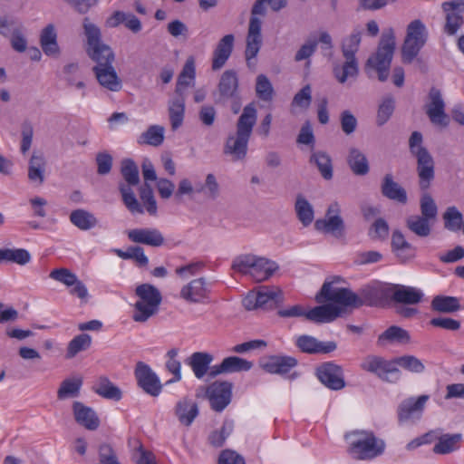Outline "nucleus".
I'll return each instance as SVG.
<instances>
[{
	"label": "nucleus",
	"instance_id": "obj_33",
	"mask_svg": "<svg viewBox=\"0 0 464 464\" xmlns=\"http://www.w3.org/2000/svg\"><path fill=\"white\" fill-rule=\"evenodd\" d=\"M238 79L237 73L233 70H227L220 77L218 83V92L220 100L225 101L234 98L237 94Z\"/></svg>",
	"mask_w": 464,
	"mask_h": 464
},
{
	"label": "nucleus",
	"instance_id": "obj_4",
	"mask_svg": "<svg viewBox=\"0 0 464 464\" xmlns=\"http://www.w3.org/2000/svg\"><path fill=\"white\" fill-rule=\"evenodd\" d=\"M231 268L244 276H250L256 282L269 279L278 270V265L266 257L253 254H243L236 256Z\"/></svg>",
	"mask_w": 464,
	"mask_h": 464
},
{
	"label": "nucleus",
	"instance_id": "obj_22",
	"mask_svg": "<svg viewBox=\"0 0 464 464\" xmlns=\"http://www.w3.org/2000/svg\"><path fill=\"white\" fill-rule=\"evenodd\" d=\"M295 344L301 352L310 354L329 353L337 348L335 342H320L316 338L307 334L298 336Z\"/></svg>",
	"mask_w": 464,
	"mask_h": 464
},
{
	"label": "nucleus",
	"instance_id": "obj_46",
	"mask_svg": "<svg viewBox=\"0 0 464 464\" xmlns=\"http://www.w3.org/2000/svg\"><path fill=\"white\" fill-rule=\"evenodd\" d=\"M164 140V128L160 125H151L146 131L141 133L137 141L140 145H150L158 147Z\"/></svg>",
	"mask_w": 464,
	"mask_h": 464
},
{
	"label": "nucleus",
	"instance_id": "obj_34",
	"mask_svg": "<svg viewBox=\"0 0 464 464\" xmlns=\"http://www.w3.org/2000/svg\"><path fill=\"white\" fill-rule=\"evenodd\" d=\"M362 305L377 306L379 301L375 285H367L360 290L359 295L352 291L350 307L359 308Z\"/></svg>",
	"mask_w": 464,
	"mask_h": 464
},
{
	"label": "nucleus",
	"instance_id": "obj_11",
	"mask_svg": "<svg viewBox=\"0 0 464 464\" xmlns=\"http://www.w3.org/2000/svg\"><path fill=\"white\" fill-rule=\"evenodd\" d=\"M361 368L390 383H396L401 379V371L395 365L394 361H387L381 356H366L361 363Z\"/></svg>",
	"mask_w": 464,
	"mask_h": 464
},
{
	"label": "nucleus",
	"instance_id": "obj_23",
	"mask_svg": "<svg viewBox=\"0 0 464 464\" xmlns=\"http://www.w3.org/2000/svg\"><path fill=\"white\" fill-rule=\"evenodd\" d=\"M72 413L75 421L89 430H96L100 426V419L95 411L81 401H73Z\"/></svg>",
	"mask_w": 464,
	"mask_h": 464
},
{
	"label": "nucleus",
	"instance_id": "obj_50",
	"mask_svg": "<svg viewBox=\"0 0 464 464\" xmlns=\"http://www.w3.org/2000/svg\"><path fill=\"white\" fill-rule=\"evenodd\" d=\"M196 79L195 58L189 56L178 77L177 84L180 88L192 87Z\"/></svg>",
	"mask_w": 464,
	"mask_h": 464
},
{
	"label": "nucleus",
	"instance_id": "obj_6",
	"mask_svg": "<svg viewBox=\"0 0 464 464\" xmlns=\"http://www.w3.org/2000/svg\"><path fill=\"white\" fill-rule=\"evenodd\" d=\"M135 295L140 300L134 304L135 312L132 318L135 322H146L158 312L162 301L161 294L156 286L145 283L136 287Z\"/></svg>",
	"mask_w": 464,
	"mask_h": 464
},
{
	"label": "nucleus",
	"instance_id": "obj_35",
	"mask_svg": "<svg viewBox=\"0 0 464 464\" xmlns=\"http://www.w3.org/2000/svg\"><path fill=\"white\" fill-rule=\"evenodd\" d=\"M40 44L44 53L48 56H56L60 53L57 43V34L53 24H47L41 33Z\"/></svg>",
	"mask_w": 464,
	"mask_h": 464
},
{
	"label": "nucleus",
	"instance_id": "obj_25",
	"mask_svg": "<svg viewBox=\"0 0 464 464\" xmlns=\"http://www.w3.org/2000/svg\"><path fill=\"white\" fill-rule=\"evenodd\" d=\"M343 309L333 304L315 306L305 314V318L317 323H330L341 316Z\"/></svg>",
	"mask_w": 464,
	"mask_h": 464
},
{
	"label": "nucleus",
	"instance_id": "obj_48",
	"mask_svg": "<svg viewBox=\"0 0 464 464\" xmlns=\"http://www.w3.org/2000/svg\"><path fill=\"white\" fill-rule=\"evenodd\" d=\"M114 252L119 257L122 259L134 260L137 266L140 267H145L149 264V259L144 254V250L141 246H129L126 250L115 249Z\"/></svg>",
	"mask_w": 464,
	"mask_h": 464
},
{
	"label": "nucleus",
	"instance_id": "obj_30",
	"mask_svg": "<svg viewBox=\"0 0 464 464\" xmlns=\"http://www.w3.org/2000/svg\"><path fill=\"white\" fill-rule=\"evenodd\" d=\"M433 432L432 441L434 440H438L432 450L435 454L446 455L459 449L462 439V435L460 433H447L438 436L437 431Z\"/></svg>",
	"mask_w": 464,
	"mask_h": 464
},
{
	"label": "nucleus",
	"instance_id": "obj_53",
	"mask_svg": "<svg viewBox=\"0 0 464 464\" xmlns=\"http://www.w3.org/2000/svg\"><path fill=\"white\" fill-rule=\"evenodd\" d=\"M121 173L126 185L131 187L140 183L139 169L131 159H125L121 161Z\"/></svg>",
	"mask_w": 464,
	"mask_h": 464
},
{
	"label": "nucleus",
	"instance_id": "obj_10",
	"mask_svg": "<svg viewBox=\"0 0 464 464\" xmlns=\"http://www.w3.org/2000/svg\"><path fill=\"white\" fill-rule=\"evenodd\" d=\"M356 439L351 443L350 453L357 459H371L384 450V442L372 432L357 430L353 433Z\"/></svg>",
	"mask_w": 464,
	"mask_h": 464
},
{
	"label": "nucleus",
	"instance_id": "obj_32",
	"mask_svg": "<svg viewBox=\"0 0 464 464\" xmlns=\"http://www.w3.org/2000/svg\"><path fill=\"white\" fill-rule=\"evenodd\" d=\"M214 357L212 354L205 352H196L189 357V365L193 371L194 375L198 379H202L208 372L212 366Z\"/></svg>",
	"mask_w": 464,
	"mask_h": 464
},
{
	"label": "nucleus",
	"instance_id": "obj_12",
	"mask_svg": "<svg viewBox=\"0 0 464 464\" xmlns=\"http://www.w3.org/2000/svg\"><path fill=\"white\" fill-rule=\"evenodd\" d=\"M340 207L337 203L329 206L325 218L317 219L314 223L316 230L331 234L334 237H343L344 236L345 226L343 219L340 216Z\"/></svg>",
	"mask_w": 464,
	"mask_h": 464
},
{
	"label": "nucleus",
	"instance_id": "obj_2",
	"mask_svg": "<svg viewBox=\"0 0 464 464\" xmlns=\"http://www.w3.org/2000/svg\"><path fill=\"white\" fill-rule=\"evenodd\" d=\"M362 39V29L356 27L351 34L342 41L341 51L344 62L342 64L334 65L333 72L340 83H344L348 78H356L359 73V63L355 56Z\"/></svg>",
	"mask_w": 464,
	"mask_h": 464
},
{
	"label": "nucleus",
	"instance_id": "obj_47",
	"mask_svg": "<svg viewBox=\"0 0 464 464\" xmlns=\"http://www.w3.org/2000/svg\"><path fill=\"white\" fill-rule=\"evenodd\" d=\"M31 260L30 253L24 248H0V262L8 261L24 266Z\"/></svg>",
	"mask_w": 464,
	"mask_h": 464
},
{
	"label": "nucleus",
	"instance_id": "obj_28",
	"mask_svg": "<svg viewBox=\"0 0 464 464\" xmlns=\"http://www.w3.org/2000/svg\"><path fill=\"white\" fill-rule=\"evenodd\" d=\"M128 237L134 243L144 244L151 246H160L164 243L162 235L157 229H131L128 232Z\"/></svg>",
	"mask_w": 464,
	"mask_h": 464
},
{
	"label": "nucleus",
	"instance_id": "obj_56",
	"mask_svg": "<svg viewBox=\"0 0 464 464\" xmlns=\"http://www.w3.org/2000/svg\"><path fill=\"white\" fill-rule=\"evenodd\" d=\"M119 190L121 194L124 205L131 213H143V209L130 186L125 183H120Z\"/></svg>",
	"mask_w": 464,
	"mask_h": 464
},
{
	"label": "nucleus",
	"instance_id": "obj_52",
	"mask_svg": "<svg viewBox=\"0 0 464 464\" xmlns=\"http://www.w3.org/2000/svg\"><path fill=\"white\" fill-rule=\"evenodd\" d=\"M295 212L301 223L307 227L313 222L314 209L312 205L303 196L298 195L295 201Z\"/></svg>",
	"mask_w": 464,
	"mask_h": 464
},
{
	"label": "nucleus",
	"instance_id": "obj_19",
	"mask_svg": "<svg viewBox=\"0 0 464 464\" xmlns=\"http://www.w3.org/2000/svg\"><path fill=\"white\" fill-rule=\"evenodd\" d=\"M430 102L426 106V113L430 121L437 126L447 127L450 118L445 113V103L440 90L431 88L429 93Z\"/></svg>",
	"mask_w": 464,
	"mask_h": 464
},
{
	"label": "nucleus",
	"instance_id": "obj_55",
	"mask_svg": "<svg viewBox=\"0 0 464 464\" xmlns=\"http://www.w3.org/2000/svg\"><path fill=\"white\" fill-rule=\"evenodd\" d=\"M420 217L427 218L433 224H435L438 217V207L432 198V197L424 193L420 201Z\"/></svg>",
	"mask_w": 464,
	"mask_h": 464
},
{
	"label": "nucleus",
	"instance_id": "obj_39",
	"mask_svg": "<svg viewBox=\"0 0 464 464\" xmlns=\"http://www.w3.org/2000/svg\"><path fill=\"white\" fill-rule=\"evenodd\" d=\"M83 381L82 377H73L64 379L57 390V399L64 401L71 398H76L80 395Z\"/></svg>",
	"mask_w": 464,
	"mask_h": 464
},
{
	"label": "nucleus",
	"instance_id": "obj_1",
	"mask_svg": "<svg viewBox=\"0 0 464 464\" xmlns=\"http://www.w3.org/2000/svg\"><path fill=\"white\" fill-rule=\"evenodd\" d=\"M256 118L257 112L254 103L247 104L237 121L236 132L228 135L224 145V154L230 156L232 160L246 159Z\"/></svg>",
	"mask_w": 464,
	"mask_h": 464
},
{
	"label": "nucleus",
	"instance_id": "obj_14",
	"mask_svg": "<svg viewBox=\"0 0 464 464\" xmlns=\"http://www.w3.org/2000/svg\"><path fill=\"white\" fill-rule=\"evenodd\" d=\"M211 283L205 277L191 280L180 289L179 295L189 304H202L208 299L211 292Z\"/></svg>",
	"mask_w": 464,
	"mask_h": 464
},
{
	"label": "nucleus",
	"instance_id": "obj_36",
	"mask_svg": "<svg viewBox=\"0 0 464 464\" xmlns=\"http://www.w3.org/2000/svg\"><path fill=\"white\" fill-rule=\"evenodd\" d=\"M382 193L389 199L405 204L407 202V193L405 189L393 180L392 174H386L382 183Z\"/></svg>",
	"mask_w": 464,
	"mask_h": 464
},
{
	"label": "nucleus",
	"instance_id": "obj_7",
	"mask_svg": "<svg viewBox=\"0 0 464 464\" xmlns=\"http://www.w3.org/2000/svg\"><path fill=\"white\" fill-rule=\"evenodd\" d=\"M427 39L428 30L425 24L420 19L411 21L407 25L406 36L402 45L403 62L411 63L425 45Z\"/></svg>",
	"mask_w": 464,
	"mask_h": 464
},
{
	"label": "nucleus",
	"instance_id": "obj_62",
	"mask_svg": "<svg viewBox=\"0 0 464 464\" xmlns=\"http://www.w3.org/2000/svg\"><path fill=\"white\" fill-rule=\"evenodd\" d=\"M140 197L146 205V209L150 215L157 211V204L153 196V190L150 184L144 183L140 188Z\"/></svg>",
	"mask_w": 464,
	"mask_h": 464
},
{
	"label": "nucleus",
	"instance_id": "obj_15",
	"mask_svg": "<svg viewBox=\"0 0 464 464\" xmlns=\"http://www.w3.org/2000/svg\"><path fill=\"white\" fill-rule=\"evenodd\" d=\"M138 385L151 396H158L162 389V385L157 374L151 368L143 362H138L134 371Z\"/></svg>",
	"mask_w": 464,
	"mask_h": 464
},
{
	"label": "nucleus",
	"instance_id": "obj_38",
	"mask_svg": "<svg viewBox=\"0 0 464 464\" xmlns=\"http://www.w3.org/2000/svg\"><path fill=\"white\" fill-rule=\"evenodd\" d=\"M407 228L419 237H427L431 234L433 223L419 215H411L406 218Z\"/></svg>",
	"mask_w": 464,
	"mask_h": 464
},
{
	"label": "nucleus",
	"instance_id": "obj_61",
	"mask_svg": "<svg viewBox=\"0 0 464 464\" xmlns=\"http://www.w3.org/2000/svg\"><path fill=\"white\" fill-rule=\"evenodd\" d=\"M389 235L388 223L383 218H377L369 230L372 239L384 241Z\"/></svg>",
	"mask_w": 464,
	"mask_h": 464
},
{
	"label": "nucleus",
	"instance_id": "obj_60",
	"mask_svg": "<svg viewBox=\"0 0 464 464\" xmlns=\"http://www.w3.org/2000/svg\"><path fill=\"white\" fill-rule=\"evenodd\" d=\"M233 430V423L231 421H224L219 430H214L208 437L209 443L217 448L221 447L226 439L231 434Z\"/></svg>",
	"mask_w": 464,
	"mask_h": 464
},
{
	"label": "nucleus",
	"instance_id": "obj_44",
	"mask_svg": "<svg viewBox=\"0 0 464 464\" xmlns=\"http://www.w3.org/2000/svg\"><path fill=\"white\" fill-rule=\"evenodd\" d=\"M70 221L72 225L81 230H89L96 227L98 219L95 216L82 208H78L71 212Z\"/></svg>",
	"mask_w": 464,
	"mask_h": 464
},
{
	"label": "nucleus",
	"instance_id": "obj_63",
	"mask_svg": "<svg viewBox=\"0 0 464 464\" xmlns=\"http://www.w3.org/2000/svg\"><path fill=\"white\" fill-rule=\"evenodd\" d=\"M49 276L52 279L61 282L67 286H72L78 279L77 276L67 268L53 269L50 273Z\"/></svg>",
	"mask_w": 464,
	"mask_h": 464
},
{
	"label": "nucleus",
	"instance_id": "obj_45",
	"mask_svg": "<svg viewBox=\"0 0 464 464\" xmlns=\"http://www.w3.org/2000/svg\"><path fill=\"white\" fill-rule=\"evenodd\" d=\"M45 160L42 154L34 153L29 161L28 179L42 185L44 181Z\"/></svg>",
	"mask_w": 464,
	"mask_h": 464
},
{
	"label": "nucleus",
	"instance_id": "obj_18",
	"mask_svg": "<svg viewBox=\"0 0 464 464\" xmlns=\"http://www.w3.org/2000/svg\"><path fill=\"white\" fill-rule=\"evenodd\" d=\"M441 8L446 14L444 31L449 35H454L464 23V0L444 2Z\"/></svg>",
	"mask_w": 464,
	"mask_h": 464
},
{
	"label": "nucleus",
	"instance_id": "obj_41",
	"mask_svg": "<svg viewBox=\"0 0 464 464\" xmlns=\"http://www.w3.org/2000/svg\"><path fill=\"white\" fill-rule=\"evenodd\" d=\"M430 307L435 312L452 314L459 311L461 305L458 297L436 295L431 301Z\"/></svg>",
	"mask_w": 464,
	"mask_h": 464
},
{
	"label": "nucleus",
	"instance_id": "obj_37",
	"mask_svg": "<svg viewBox=\"0 0 464 464\" xmlns=\"http://www.w3.org/2000/svg\"><path fill=\"white\" fill-rule=\"evenodd\" d=\"M411 335L409 332L400 326L392 325L379 335L377 343L383 346L386 343H409Z\"/></svg>",
	"mask_w": 464,
	"mask_h": 464
},
{
	"label": "nucleus",
	"instance_id": "obj_9",
	"mask_svg": "<svg viewBox=\"0 0 464 464\" xmlns=\"http://www.w3.org/2000/svg\"><path fill=\"white\" fill-rule=\"evenodd\" d=\"M265 4H266V0H256L251 10V17L246 36V48L245 52L248 66L250 65V60L257 55L262 44V21L256 15L266 14Z\"/></svg>",
	"mask_w": 464,
	"mask_h": 464
},
{
	"label": "nucleus",
	"instance_id": "obj_57",
	"mask_svg": "<svg viewBox=\"0 0 464 464\" xmlns=\"http://www.w3.org/2000/svg\"><path fill=\"white\" fill-rule=\"evenodd\" d=\"M256 96L264 102H271L273 100L274 88L266 75L259 74L256 77Z\"/></svg>",
	"mask_w": 464,
	"mask_h": 464
},
{
	"label": "nucleus",
	"instance_id": "obj_54",
	"mask_svg": "<svg viewBox=\"0 0 464 464\" xmlns=\"http://www.w3.org/2000/svg\"><path fill=\"white\" fill-rule=\"evenodd\" d=\"M395 109V100L392 96L388 95L382 98L379 104L376 123L378 126L385 124L392 117Z\"/></svg>",
	"mask_w": 464,
	"mask_h": 464
},
{
	"label": "nucleus",
	"instance_id": "obj_49",
	"mask_svg": "<svg viewBox=\"0 0 464 464\" xmlns=\"http://www.w3.org/2000/svg\"><path fill=\"white\" fill-rule=\"evenodd\" d=\"M92 344V337L88 334H81L72 339L67 346L66 359L74 358L79 353L86 351Z\"/></svg>",
	"mask_w": 464,
	"mask_h": 464
},
{
	"label": "nucleus",
	"instance_id": "obj_51",
	"mask_svg": "<svg viewBox=\"0 0 464 464\" xmlns=\"http://www.w3.org/2000/svg\"><path fill=\"white\" fill-rule=\"evenodd\" d=\"M100 396L114 401L121 399V392L120 388L115 386L107 377H101L97 386L93 389Z\"/></svg>",
	"mask_w": 464,
	"mask_h": 464
},
{
	"label": "nucleus",
	"instance_id": "obj_27",
	"mask_svg": "<svg viewBox=\"0 0 464 464\" xmlns=\"http://www.w3.org/2000/svg\"><path fill=\"white\" fill-rule=\"evenodd\" d=\"M393 302L400 304H418L423 299V292L416 287L395 284Z\"/></svg>",
	"mask_w": 464,
	"mask_h": 464
},
{
	"label": "nucleus",
	"instance_id": "obj_59",
	"mask_svg": "<svg viewBox=\"0 0 464 464\" xmlns=\"http://www.w3.org/2000/svg\"><path fill=\"white\" fill-rule=\"evenodd\" d=\"M394 363L396 366L399 365L407 371L416 373L422 372L425 369L424 364L420 362V360L413 355H403L398 357L394 361Z\"/></svg>",
	"mask_w": 464,
	"mask_h": 464
},
{
	"label": "nucleus",
	"instance_id": "obj_42",
	"mask_svg": "<svg viewBox=\"0 0 464 464\" xmlns=\"http://www.w3.org/2000/svg\"><path fill=\"white\" fill-rule=\"evenodd\" d=\"M347 163L353 174L364 176L369 172V163L365 155L358 149L352 148L349 150Z\"/></svg>",
	"mask_w": 464,
	"mask_h": 464
},
{
	"label": "nucleus",
	"instance_id": "obj_43",
	"mask_svg": "<svg viewBox=\"0 0 464 464\" xmlns=\"http://www.w3.org/2000/svg\"><path fill=\"white\" fill-rule=\"evenodd\" d=\"M176 414L182 425L189 426L198 415V408L195 401L184 400L179 401L176 409Z\"/></svg>",
	"mask_w": 464,
	"mask_h": 464
},
{
	"label": "nucleus",
	"instance_id": "obj_5",
	"mask_svg": "<svg viewBox=\"0 0 464 464\" xmlns=\"http://www.w3.org/2000/svg\"><path fill=\"white\" fill-rule=\"evenodd\" d=\"M409 148L411 155L416 159V171L419 179V187L427 190L435 178V162L429 150L422 146V135L413 131L409 140Z\"/></svg>",
	"mask_w": 464,
	"mask_h": 464
},
{
	"label": "nucleus",
	"instance_id": "obj_64",
	"mask_svg": "<svg viewBox=\"0 0 464 464\" xmlns=\"http://www.w3.org/2000/svg\"><path fill=\"white\" fill-rule=\"evenodd\" d=\"M198 192L203 193L209 198H215L218 195V184L213 174H208L204 185L198 184Z\"/></svg>",
	"mask_w": 464,
	"mask_h": 464
},
{
	"label": "nucleus",
	"instance_id": "obj_58",
	"mask_svg": "<svg viewBox=\"0 0 464 464\" xmlns=\"http://www.w3.org/2000/svg\"><path fill=\"white\" fill-rule=\"evenodd\" d=\"M445 228L450 231H458L461 227L462 214L455 208L450 207L443 214Z\"/></svg>",
	"mask_w": 464,
	"mask_h": 464
},
{
	"label": "nucleus",
	"instance_id": "obj_26",
	"mask_svg": "<svg viewBox=\"0 0 464 464\" xmlns=\"http://www.w3.org/2000/svg\"><path fill=\"white\" fill-rule=\"evenodd\" d=\"M235 37L233 34H226L217 44L213 52L212 69L214 71L222 68L230 57L234 47Z\"/></svg>",
	"mask_w": 464,
	"mask_h": 464
},
{
	"label": "nucleus",
	"instance_id": "obj_21",
	"mask_svg": "<svg viewBox=\"0 0 464 464\" xmlns=\"http://www.w3.org/2000/svg\"><path fill=\"white\" fill-rule=\"evenodd\" d=\"M253 367V362L237 356H229L221 362L220 364L211 367L208 378L214 379L219 374L247 372Z\"/></svg>",
	"mask_w": 464,
	"mask_h": 464
},
{
	"label": "nucleus",
	"instance_id": "obj_3",
	"mask_svg": "<svg viewBox=\"0 0 464 464\" xmlns=\"http://www.w3.org/2000/svg\"><path fill=\"white\" fill-rule=\"evenodd\" d=\"M82 27L87 40L86 53L95 63L92 68L112 65L115 62V53L110 45L102 42L100 28L92 23L88 17L83 19Z\"/></svg>",
	"mask_w": 464,
	"mask_h": 464
},
{
	"label": "nucleus",
	"instance_id": "obj_40",
	"mask_svg": "<svg viewBox=\"0 0 464 464\" xmlns=\"http://www.w3.org/2000/svg\"><path fill=\"white\" fill-rule=\"evenodd\" d=\"M309 162L317 167L321 176L326 179L330 180L333 179L334 171H333V163L331 157L324 151H313L311 153Z\"/></svg>",
	"mask_w": 464,
	"mask_h": 464
},
{
	"label": "nucleus",
	"instance_id": "obj_31",
	"mask_svg": "<svg viewBox=\"0 0 464 464\" xmlns=\"http://www.w3.org/2000/svg\"><path fill=\"white\" fill-rule=\"evenodd\" d=\"M259 308H273L283 301L282 291L276 286H261L256 291Z\"/></svg>",
	"mask_w": 464,
	"mask_h": 464
},
{
	"label": "nucleus",
	"instance_id": "obj_8",
	"mask_svg": "<svg viewBox=\"0 0 464 464\" xmlns=\"http://www.w3.org/2000/svg\"><path fill=\"white\" fill-rule=\"evenodd\" d=\"M394 49V35L392 31L390 30L388 34H382L376 53L367 61V64L377 71L378 79L381 82H385L388 79Z\"/></svg>",
	"mask_w": 464,
	"mask_h": 464
},
{
	"label": "nucleus",
	"instance_id": "obj_20",
	"mask_svg": "<svg viewBox=\"0 0 464 464\" xmlns=\"http://www.w3.org/2000/svg\"><path fill=\"white\" fill-rule=\"evenodd\" d=\"M430 396L423 394L418 398L410 397L402 401L398 407V418L400 421L419 420L423 412L426 402Z\"/></svg>",
	"mask_w": 464,
	"mask_h": 464
},
{
	"label": "nucleus",
	"instance_id": "obj_13",
	"mask_svg": "<svg viewBox=\"0 0 464 464\" xmlns=\"http://www.w3.org/2000/svg\"><path fill=\"white\" fill-rule=\"evenodd\" d=\"M318 380L328 389L340 391L345 387L343 370L334 362H325L316 368Z\"/></svg>",
	"mask_w": 464,
	"mask_h": 464
},
{
	"label": "nucleus",
	"instance_id": "obj_29",
	"mask_svg": "<svg viewBox=\"0 0 464 464\" xmlns=\"http://www.w3.org/2000/svg\"><path fill=\"white\" fill-rule=\"evenodd\" d=\"M297 365V360L292 356H272L262 363L263 369L272 374H285Z\"/></svg>",
	"mask_w": 464,
	"mask_h": 464
},
{
	"label": "nucleus",
	"instance_id": "obj_16",
	"mask_svg": "<svg viewBox=\"0 0 464 464\" xmlns=\"http://www.w3.org/2000/svg\"><path fill=\"white\" fill-rule=\"evenodd\" d=\"M352 290L344 287H334V281L326 280L315 295L317 303L332 302L343 307H350Z\"/></svg>",
	"mask_w": 464,
	"mask_h": 464
},
{
	"label": "nucleus",
	"instance_id": "obj_17",
	"mask_svg": "<svg viewBox=\"0 0 464 464\" xmlns=\"http://www.w3.org/2000/svg\"><path fill=\"white\" fill-rule=\"evenodd\" d=\"M206 392L211 409L220 412L231 401L232 383L228 382H215L207 388Z\"/></svg>",
	"mask_w": 464,
	"mask_h": 464
},
{
	"label": "nucleus",
	"instance_id": "obj_24",
	"mask_svg": "<svg viewBox=\"0 0 464 464\" xmlns=\"http://www.w3.org/2000/svg\"><path fill=\"white\" fill-rule=\"evenodd\" d=\"M98 83L104 89L118 92L122 89V81L113 64L102 68H92Z\"/></svg>",
	"mask_w": 464,
	"mask_h": 464
}]
</instances>
